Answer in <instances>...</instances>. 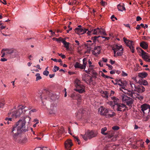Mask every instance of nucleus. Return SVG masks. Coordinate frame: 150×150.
Returning <instances> with one entry per match:
<instances>
[{
	"label": "nucleus",
	"instance_id": "nucleus-1",
	"mask_svg": "<svg viewBox=\"0 0 150 150\" xmlns=\"http://www.w3.org/2000/svg\"><path fill=\"white\" fill-rule=\"evenodd\" d=\"M25 119L23 120H19L12 126L10 134L12 136L13 139H16V137L21 133L28 130V128L25 126Z\"/></svg>",
	"mask_w": 150,
	"mask_h": 150
},
{
	"label": "nucleus",
	"instance_id": "nucleus-2",
	"mask_svg": "<svg viewBox=\"0 0 150 150\" xmlns=\"http://www.w3.org/2000/svg\"><path fill=\"white\" fill-rule=\"evenodd\" d=\"M6 52V55L9 56L11 58L15 57L18 54L17 51L14 49H3L2 52Z\"/></svg>",
	"mask_w": 150,
	"mask_h": 150
},
{
	"label": "nucleus",
	"instance_id": "nucleus-3",
	"mask_svg": "<svg viewBox=\"0 0 150 150\" xmlns=\"http://www.w3.org/2000/svg\"><path fill=\"white\" fill-rule=\"evenodd\" d=\"M54 96L52 92L47 90L44 89L42 93L40 95L41 99L42 100L43 99H47L48 98L52 97Z\"/></svg>",
	"mask_w": 150,
	"mask_h": 150
},
{
	"label": "nucleus",
	"instance_id": "nucleus-4",
	"mask_svg": "<svg viewBox=\"0 0 150 150\" xmlns=\"http://www.w3.org/2000/svg\"><path fill=\"white\" fill-rule=\"evenodd\" d=\"M126 108L125 105L119 103L116 105L113 108L115 109L117 111L124 112Z\"/></svg>",
	"mask_w": 150,
	"mask_h": 150
},
{
	"label": "nucleus",
	"instance_id": "nucleus-5",
	"mask_svg": "<svg viewBox=\"0 0 150 150\" xmlns=\"http://www.w3.org/2000/svg\"><path fill=\"white\" fill-rule=\"evenodd\" d=\"M122 99L123 101H124L128 105L132 104L133 102L132 98L124 95L122 96Z\"/></svg>",
	"mask_w": 150,
	"mask_h": 150
},
{
	"label": "nucleus",
	"instance_id": "nucleus-6",
	"mask_svg": "<svg viewBox=\"0 0 150 150\" xmlns=\"http://www.w3.org/2000/svg\"><path fill=\"white\" fill-rule=\"evenodd\" d=\"M13 139L16 142L19 143H24L27 141V139L24 137H21V135L20 134L19 136L16 137V139Z\"/></svg>",
	"mask_w": 150,
	"mask_h": 150
},
{
	"label": "nucleus",
	"instance_id": "nucleus-7",
	"mask_svg": "<svg viewBox=\"0 0 150 150\" xmlns=\"http://www.w3.org/2000/svg\"><path fill=\"white\" fill-rule=\"evenodd\" d=\"M88 29H86L84 28H76L74 29L75 32L79 35H82L85 33Z\"/></svg>",
	"mask_w": 150,
	"mask_h": 150
},
{
	"label": "nucleus",
	"instance_id": "nucleus-8",
	"mask_svg": "<svg viewBox=\"0 0 150 150\" xmlns=\"http://www.w3.org/2000/svg\"><path fill=\"white\" fill-rule=\"evenodd\" d=\"M25 110H24L23 112L21 110L18 109V110L15 111L12 113V116L13 117H19L21 115L23 114H24L25 112Z\"/></svg>",
	"mask_w": 150,
	"mask_h": 150
},
{
	"label": "nucleus",
	"instance_id": "nucleus-9",
	"mask_svg": "<svg viewBox=\"0 0 150 150\" xmlns=\"http://www.w3.org/2000/svg\"><path fill=\"white\" fill-rule=\"evenodd\" d=\"M108 110L103 106H101L100 108L98 109V111L100 114L102 115L105 116L106 117L107 114L108 112Z\"/></svg>",
	"mask_w": 150,
	"mask_h": 150
},
{
	"label": "nucleus",
	"instance_id": "nucleus-10",
	"mask_svg": "<svg viewBox=\"0 0 150 150\" xmlns=\"http://www.w3.org/2000/svg\"><path fill=\"white\" fill-rule=\"evenodd\" d=\"M65 148L67 150H70L71 146L73 145L71 140L70 139L67 140L64 143Z\"/></svg>",
	"mask_w": 150,
	"mask_h": 150
},
{
	"label": "nucleus",
	"instance_id": "nucleus-11",
	"mask_svg": "<svg viewBox=\"0 0 150 150\" xmlns=\"http://www.w3.org/2000/svg\"><path fill=\"white\" fill-rule=\"evenodd\" d=\"M107 130V128L106 127H104L103 128L101 129V133L103 135H108V138H110L112 137L114 135V133H105V132Z\"/></svg>",
	"mask_w": 150,
	"mask_h": 150
},
{
	"label": "nucleus",
	"instance_id": "nucleus-12",
	"mask_svg": "<svg viewBox=\"0 0 150 150\" xmlns=\"http://www.w3.org/2000/svg\"><path fill=\"white\" fill-rule=\"evenodd\" d=\"M117 83L118 85L120 86H122L121 88H120V90H121V88L125 89L127 84V82L126 81H122L120 79L118 81H117Z\"/></svg>",
	"mask_w": 150,
	"mask_h": 150
},
{
	"label": "nucleus",
	"instance_id": "nucleus-13",
	"mask_svg": "<svg viewBox=\"0 0 150 150\" xmlns=\"http://www.w3.org/2000/svg\"><path fill=\"white\" fill-rule=\"evenodd\" d=\"M89 139L96 137L97 134L92 131L88 130L85 134Z\"/></svg>",
	"mask_w": 150,
	"mask_h": 150
},
{
	"label": "nucleus",
	"instance_id": "nucleus-14",
	"mask_svg": "<svg viewBox=\"0 0 150 150\" xmlns=\"http://www.w3.org/2000/svg\"><path fill=\"white\" fill-rule=\"evenodd\" d=\"M85 86L83 85L76 86V88L74 89L76 91L78 92L79 93H83L85 91Z\"/></svg>",
	"mask_w": 150,
	"mask_h": 150
},
{
	"label": "nucleus",
	"instance_id": "nucleus-15",
	"mask_svg": "<svg viewBox=\"0 0 150 150\" xmlns=\"http://www.w3.org/2000/svg\"><path fill=\"white\" fill-rule=\"evenodd\" d=\"M141 110L143 112V113L144 114V111L148 109H149V112L150 111V105L148 104H144L141 106Z\"/></svg>",
	"mask_w": 150,
	"mask_h": 150
},
{
	"label": "nucleus",
	"instance_id": "nucleus-16",
	"mask_svg": "<svg viewBox=\"0 0 150 150\" xmlns=\"http://www.w3.org/2000/svg\"><path fill=\"white\" fill-rule=\"evenodd\" d=\"M134 91L139 93H142L145 91V88L142 86H138L136 87V88Z\"/></svg>",
	"mask_w": 150,
	"mask_h": 150
},
{
	"label": "nucleus",
	"instance_id": "nucleus-17",
	"mask_svg": "<svg viewBox=\"0 0 150 150\" xmlns=\"http://www.w3.org/2000/svg\"><path fill=\"white\" fill-rule=\"evenodd\" d=\"M56 108L55 106L52 105H51L50 108L49 110L50 114H54L56 112Z\"/></svg>",
	"mask_w": 150,
	"mask_h": 150
},
{
	"label": "nucleus",
	"instance_id": "nucleus-18",
	"mask_svg": "<svg viewBox=\"0 0 150 150\" xmlns=\"http://www.w3.org/2000/svg\"><path fill=\"white\" fill-rule=\"evenodd\" d=\"M108 112L107 114L106 117L107 118L112 117L114 116L115 115V112L112 111L110 110H108Z\"/></svg>",
	"mask_w": 150,
	"mask_h": 150
},
{
	"label": "nucleus",
	"instance_id": "nucleus-19",
	"mask_svg": "<svg viewBox=\"0 0 150 150\" xmlns=\"http://www.w3.org/2000/svg\"><path fill=\"white\" fill-rule=\"evenodd\" d=\"M140 46L144 49H146L148 47L147 43L144 41H142L140 43Z\"/></svg>",
	"mask_w": 150,
	"mask_h": 150
},
{
	"label": "nucleus",
	"instance_id": "nucleus-20",
	"mask_svg": "<svg viewBox=\"0 0 150 150\" xmlns=\"http://www.w3.org/2000/svg\"><path fill=\"white\" fill-rule=\"evenodd\" d=\"M117 8L119 11H122L123 10L125 11L126 10L125 8L124 7V5L123 4H120L117 5Z\"/></svg>",
	"mask_w": 150,
	"mask_h": 150
},
{
	"label": "nucleus",
	"instance_id": "nucleus-21",
	"mask_svg": "<svg viewBox=\"0 0 150 150\" xmlns=\"http://www.w3.org/2000/svg\"><path fill=\"white\" fill-rule=\"evenodd\" d=\"M90 76L89 75L85 74H83L82 76V79L83 81H85L86 83L88 84V82L89 81V79L87 77H88Z\"/></svg>",
	"mask_w": 150,
	"mask_h": 150
},
{
	"label": "nucleus",
	"instance_id": "nucleus-22",
	"mask_svg": "<svg viewBox=\"0 0 150 150\" xmlns=\"http://www.w3.org/2000/svg\"><path fill=\"white\" fill-rule=\"evenodd\" d=\"M100 36H95L93 37H92L91 38V39L93 40V43L89 44V45H92L93 44H95L96 42L97 41H98V40L97 39L98 38L100 37Z\"/></svg>",
	"mask_w": 150,
	"mask_h": 150
},
{
	"label": "nucleus",
	"instance_id": "nucleus-23",
	"mask_svg": "<svg viewBox=\"0 0 150 150\" xmlns=\"http://www.w3.org/2000/svg\"><path fill=\"white\" fill-rule=\"evenodd\" d=\"M76 97L75 98L77 100V103L78 105H80L81 104V96L79 94H77L76 95Z\"/></svg>",
	"mask_w": 150,
	"mask_h": 150
},
{
	"label": "nucleus",
	"instance_id": "nucleus-24",
	"mask_svg": "<svg viewBox=\"0 0 150 150\" xmlns=\"http://www.w3.org/2000/svg\"><path fill=\"white\" fill-rule=\"evenodd\" d=\"M112 99L113 100V105H112L113 107H114L116 105L118 104L119 101V100L117 98H116L115 97H112Z\"/></svg>",
	"mask_w": 150,
	"mask_h": 150
},
{
	"label": "nucleus",
	"instance_id": "nucleus-25",
	"mask_svg": "<svg viewBox=\"0 0 150 150\" xmlns=\"http://www.w3.org/2000/svg\"><path fill=\"white\" fill-rule=\"evenodd\" d=\"M112 48L117 51H118L119 50H121L123 48L122 46V45L119 46L117 44L113 45Z\"/></svg>",
	"mask_w": 150,
	"mask_h": 150
},
{
	"label": "nucleus",
	"instance_id": "nucleus-26",
	"mask_svg": "<svg viewBox=\"0 0 150 150\" xmlns=\"http://www.w3.org/2000/svg\"><path fill=\"white\" fill-rule=\"evenodd\" d=\"M83 64L82 67L83 69H85L86 67V64H87V59L86 58H84L83 59Z\"/></svg>",
	"mask_w": 150,
	"mask_h": 150
},
{
	"label": "nucleus",
	"instance_id": "nucleus-27",
	"mask_svg": "<svg viewBox=\"0 0 150 150\" xmlns=\"http://www.w3.org/2000/svg\"><path fill=\"white\" fill-rule=\"evenodd\" d=\"M101 93L102 94V96L105 98L108 97V91H101Z\"/></svg>",
	"mask_w": 150,
	"mask_h": 150
},
{
	"label": "nucleus",
	"instance_id": "nucleus-28",
	"mask_svg": "<svg viewBox=\"0 0 150 150\" xmlns=\"http://www.w3.org/2000/svg\"><path fill=\"white\" fill-rule=\"evenodd\" d=\"M148 75V74L146 72H143L138 74V76L141 78H145Z\"/></svg>",
	"mask_w": 150,
	"mask_h": 150
},
{
	"label": "nucleus",
	"instance_id": "nucleus-29",
	"mask_svg": "<svg viewBox=\"0 0 150 150\" xmlns=\"http://www.w3.org/2000/svg\"><path fill=\"white\" fill-rule=\"evenodd\" d=\"M123 39L125 43L127 46L129 47L131 45V42H130V40H127L125 37H124Z\"/></svg>",
	"mask_w": 150,
	"mask_h": 150
},
{
	"label": "nucleus",
	"instance_id": "nucleus-30",
	"mask_svg": "<svg viewBox=\"0 0 150 150\" xmlns=\"http://www.w3.org/2000/svg\"><path fill=\"white\" fill-rule=\"evenodd\" d=\"M82 64L78 62H76L74 65V67L75 68H79L81 69H83L82 67Z\"/></svg>",
	"mask_w": 150,
	"mask_h": 150
},
{
	"label": "nucleus",
	"instance_id": "nucleus-31",
	"mask_svg": "<svg viewBox=\"0 0 150 150\" xmlns=\"http://www.w3.org/2000/svg\"><path fill=\"white\" fill-rule=\"evenodd\" d=\"M62 42L64 45V47L67 49H68L69 48V43L67 42L65 40H64L63 39H62Z\"/></svg>",
	"mask_w": 150,
	"mask_h": 150
},
{
	"label": "nucleus",
	"instance_id": "nucleus-32",
	"mask_svg": "<svg viewBox=\"0 0 150 150\" xmlns=\"http://www.w3.org/2000/svg\"><path fill=\"white\" fill-rule=\"evenodd\" d=\"M128 96L132 97H133V96L134 93V90L132 91L128 90L127 92L126 93Z\"/></svg>",
	"mask_w": 150,
	"mask_h": 150
},
{
	"label": "nucleus",
	"instance_id": "nucleus-33",
	"mask_svg": "<svg viewBox=\"0 0 150 150\" xmlns=\"http://www.w3.org/2000/svg\"><path fill=\"white\" fill-rule=\"evenodd\" d=\"M100 28H97L96 29H94L93 32V35H98L99 33Z\"/></svg>",
	"mask_w": 150,
	"mask_h": 150
},
{
	"label": "nucleus",
	"instance_id": "nucleus-34",
	"mask_svg": "<svg viewBox=\"0 0 150 150\" xmlns=\"http://www.w3.org/2000/svg\"><path fill=\"white\" fill-rule=\"evenodd\" d=\"M143 59L146 61L150 62V56H149V54L147 55L144 56Z\"/></svg>",
	"mask_w": 150,
	"mask_h": 150
},
{
	"label": "nucleus",
	"instance_id": "nucleus-35",
	"mask_svg": "<svg viewBox=\"0 0 150 150\" xmlns=\"http://www.w3.org/2000/svg\"><path fill=\"white\" fill-rule=\"evenodd\" d=\"M12 121V118H11L6 117L5 119V121L4 122V123L9 125L10 122L9 121Z\"/></svg>",
	"mask_w": 150,
	"mask_h": 150
},
{
	"label": "nucleus",
	"instance_id": "nucleus-36",
	"mask_svg": "<svg viewBox=\"0 0 150 150\" xmlns=\"http://www.w3.org/2000/svg\"><path fill=\"white\" fill-rule=\"evenodd\" d=\"M34 150H50V149L46 147H43L42 148L38 147L36 148Z\"/></svg>",
	"mask_w": 150,
	"mask_h": 150
},
{
	"label": "nucleus",
	"instance_id": "nucleus-37",
	"mask_svg": "<svg viewBox=\"0 0 150 150\" xmlns=\"http://www.w3.org/2000/svg\"><path fill=\"white\" fill-rule=\"evenodd\" d=\"M123 48H122L121 50L119 51H118L116 53V55L117 56H121L123 54Z\"/></svg>",
	"mask_w": 150,
	"mask_h": 150
},
{
	"label": "nucleus",
	"instance_id": "nucleus-38",
	"mask_svg": "<svg viewBox=\"0 0 150 150\" xmlns=\"http://www.w3.org/2000/svg\"><path fill=\"white\" fill-rule=\"evenodd\" d=\"M88 31L87 33V34L88 35H91V34H93V32L94 29H91V28L89 29H87Z\"/></svg>",
	"mask_w": 150,
	"mask_h": 150
},
{
	"label": "nucleus",
	"instance_id": "nucleus-39",
	"mask_svg": "<svg viewBox=\"0 0 150 150\" xmlns=\"http://www.w3.org/2000/svg\"><path fill=\"white\" fill-rule=\"evenodd\" d=\"M36 78V81H38L42 79V77L40 76V74L39 73H37L35 75Z\"/></svg>",
	"mask_w": 150,
	"mask_h": 150
},
{
	"label": "nucleus",
	"instance_id": "nucleus-40",
	"mask_svg": "<svg viewBox=\"0 0 150 150\" xmlns=\"http://www.w3.org/2000/svg\"><path fill=\"white\" fill-rule=\"evenodd\" d=\"M99 33L100 34H103L104 35H106V34L105 33V30L104 29L102 28L100 29Z\"/></svg>",
	"mask_w": 150,
	"mask_h": 150
},
{
	"label": "nucleus",
	"instance_id": "nucleus-41",
	"mask_svg": "<svg viewBox=\"0 0 150 150\" xmlns=\"http://www.w3.org/2000/svg\"><path fill=\"white\" fill-rule=\"evenodd\" d=\"M75 83L76 84V86H80L81 85H82V84H80V81L78 79H76V80L75 81Z\"/></svg>",
	"mask_w": 150,
	"mask_h": 150
},
{
	"label": "nucleus",
	"instance_id": "nucleus-42",
	"mask_svg": "<svg viewBox=\"0 0 150 150\" xmlns=\"http://www.w3.org/2000/svg\"><path fill=\"white\" fill-rule=\"evenodd\" d=\"M139 49L141 50V52H142L141 54L142 56V58H143V57L144 56L147 55L149 54L148 53H147L146 52H144L143 50H141L140 49Z\"/></svg>",
	"mask_w": 150,
	"mask_h": 150
},
{
	"label": "nucleus",
	"instance_id": "nucleus-43",
	"mask_svg": "<svg viewBox=\"0 0 150 150\" xmlns=\"http://www.w3.org/2000/svg\"><path fill=\"white\" fill-rule=\"evenodd\" d=\"M92 54L96 56H97L98 54H99L100 53V51L98 50L97 52H96L94 50L92 51Z\"/></svg>",
	"mask_w": 150,
	"mask_h": 150
},
{
	"label": "nucleus",
	"instance_id": "nucleus-44",
	"mask_svg": "<svg viewBox=\"0 0 150 150\" xmlns=\"http://www.w3.org/2000/svg\"><path fill=\"white\" fill-rule=\"evenodd\" d=\"M90 74L91 73L93 75H96L97 74V73L95 71L92 69H90Z\"/></svg>",
	"mask_w": 150,
	"mask_h": 150
},
{
	"label": "nucleus",
	"instance_id": "nucleus-45",
	"mask_svg": "<svg viewBox=\"0 0 150 150\" xmlns=\"http://www.w3.org/2000/svg\"><path fill=\"white\" fill-rule=\"evenodd\" d=\"M59 69V67H58L56 66H54V69L53 70V71L54 72H55L57 71Z\"/></svg>",
	"mask_w": 150,
	"mask_h": 150
},
{
	"label": "nucleus",
	"instance_id": "nucleus-46",
	"mask_svg": "<svg viewBox=\"0 0 150 150\" xmlns=\"http://www.w3.org/2000/svg\"><path fill=\"white\" fill-rule=\"evenodd\" d=\"M129 48H130L131 51L132 52V53H134V47L133 46V45H130V46H129Z\"/></svg>",
	"mask_w": 150,
	"mask_h": 150
},
{
	"label": "nucleus",
	"instance_id": "nucleus-47",
	"mask_svg": "<svg viewBox=\"0 0 150 150\" xmlns=\"http://www.w3.org/2000/svg\"><path fill=\"white\" fill-rule=\"evenodd\" d=\"M73 137H74V139H75V140L76 141L78 142V144H81V142L80 140L78 139V138L77 137L75 136L74 135L73 136Z\"/></svg>",
	"mask_w": 150,
	"mask_h": 150
},
{
	"label": "nucleus",
	"instance_id": "nucleus-48",
	"mask_svg": "<svg viewBox=\"0 0 150 150\" xmlns=\"http://www.w3.org/2000/svg\"><path fill=\"white\" fill-rule=\"evenodd\" d=\"M52 40H56L57 41H62V38L61 37H60L58 38H52Z\"/></svg>",
	"mask_w": 150,
	"mask_h": 150
},
{
	"label": "nucleus",
	"instance_id": "nucleus-49",
	"mask_svg": "<svg viewBox=\"0 0 150 150\" xmlns=\"http://www.w3.org/2000/svg\"><path fill=\"white\" fill-rule=\"evenodd\" d=\"M43 74L44 75L47 76L49 74V72L45 70L43 71Z\"/></svg>",
	"mask_w": 150,
	"mask_h": 150
},
{
	"label": "nucleus",
	"instance_id": "nucleus-50",
	"mask_svg": "<svg viewBox=\"0 0 150 150\" xmlns=\"http://www.w3.org/2000/svg\"><path fill=\"white\" fill-rule=\"evenodd\" d=\"M119 129V127L117 126H115L112 127V129L114 130H117Z\"/></svg>",
	"mask_w": 150,
	"mask_h": 150
},
{
	"label": "nucleus",
	"instance_id": "nucleus-51",
	"mask_svg": "<svg viewBox=\"0 0 150 150\" xmlns=\"http://www.w3.org/2000/svg\"><path fill=\"white\" fill-rule=\"evenodd\" d=\"M106 65L108 67L109 70H111L112 69L113 67L112 65L108 64H106Z\"/></svg>",
	"mask_w": 150,
	"mask_h": 150
},
{
	"label": "nucleus",
	"instance_id": "nucleus-52",
	"mask_svg": "<svg viewBox=\"0 0 150 150\" xmlns=\"http://www.w3.org/2000/svg\"><path fill=\"white\" fill-rule=\"evenodd\" d=\"M142 84L144 86L147 85L148 84V83L146 80H144L142 81Z\"/></svg>",
	"mask_w": 150,
	"mask_h": 150
},
{
	"label": "nucleus",
	"instance_id": "nucleus-53",
	"mask_svg": "<svg viewBox=\"0 0 150 150\" xmlns=\"http://www.w3.org/2000/svg\"><path fill=\"white\" fill-rule=\"evenodd\" d=\"M81 136L85 140L87 141L88 139L87 137L86 136H85V135H82L81 134Z\"/></svg>",
	"mask_w": 150,
	"mask_h": 150
},
{
	"label": "nucleus",
	"instance_id": "nucleus-54",
	"mask_svg": "<svg viewBox=\"0 0 150 150\" xmlns=\"http://www.w3.org/2000/svg\"><path fill=\"white\" fill-rule=\"evenodd\" d=\"M130 85H131V87L132 88H133L134 87L135 88H136V87H137V86H135L134 84H133V83L130 82Z\"/></svg>",
	"mask_w": 150,
	"mask_h": 150
},
{
	"label": "nucleus",
	"instance_id": "nucleus-55",
	"mask_svg": "<svg viewBox=\"0 0 150 150\" xmlns=\"http://www.w3.org/2000/svg\"><path fill=\"white\" fill-rule=\"evenodd\" d=\"M58 55L60 56L62 59H64L66 57L65 55L63 54L62 53L58 54Z\"/></svg>",
	"mask_w": 150,
	"mask_h": 150
},
{
	"label": "nucleus",
	"instance_id": "nucleus-56",
	"mask_svg": "<svg viewBox=\"0 0 150 150\" xmlns=\"http://www.w3.org/2000/svg\"><path fill=\"white\" fill-rule=\"evenodd\" d=\"M88 63L89 64V67H91L94 66L93 65H91L92 64V62L91 61H90V59H89L88 61Z\"/></svg>",
	"mask_w": 150,
	"mask_h": 150
},
{
	"label": "nucleus",
	"instance_id": "nucleus-57",
	"mask_svg": "<svg viewBox=\"0 0 150 150\" xmlns=\"http://www.w3.org/2000/svg\"><path fill=\"white\" fill-rule=\"evenodd\" d=\"M144 142H140V146L141 148H144Z\"/></svg>",
	"mask_w": 150,
	"mask_h": 150
},
{
	"label": "nucleus",
	"instance_id": "nucleus-58",
	"mask_svg": "<svg viewBox=\"0 0 150 150\" xmlns=\"http://www.w3.org/2000/svg\"><path fill=\"white\" fill-rule=\"evenodd\" d=\"M90 69L89 68L88 69V70H83L84 71H85V72L88 74H90Z\"/></svg>",
	"mask_w": 150,
	"mask_h": 150
},
{
	"label": "nucleus",
	"instance_id": "nucleus-59",
	"mask_svg": "<svg viewBox=\"0 0 150 150\" xmlns=\"http://www.w3.org/2000/svg\"><path fill=\"white\" fill-rule=\"evenodd\" d=\"M142 18L139 16H138L136 18V20L137 21H139L142 20Z\"/></svg>",
	"mask_w": 150,
	"mask_h": 150
},
{
	"label": "nucleus",
	"instance_id": "nucleus-60",
	"mask_svg": "<svg viewBox=\"0 0 150 150\" xmlns=\"http://www.w3.org/2000/svg\"><path fill=\"white\" fill-rule=\"evenodd\" d=\"M138 99H139V100H141L143 99L144 98V97L142 96H140L137 97Z\"/></svg>",
	"mask_w": 150,
	"mask_h": 150
},
{
	"label": "nucleus",
	"instance_id": "nucleus-61",
	"mask_svg": "<svg viewBox=\"0 0 150 150\" xmlns=\"http://www.w3.org/2000/svg\"><path fill=\"white\" fill-rule=\"evenodd\" d=\"M100 4L103 6H104L105 5V2L103 0H102L100 2Z\"/></svg>",
	"mask_w": 150,
	"mask_h": 150
},
{
	"label": "nucleus",
	"instance_id": "nucleus-62",
	"mask_svg": "<svg viewBox=\"0 0 150 150\" xmlns=\"http://www.w3.org/2000/svg\"><path fill=\"white\" fill-rule=\"evenodd\" d=\"M122 76H127V74L125 73L124 71H122Z\"/></svg>",
	"mask_w": 150,
	"mask_h": 150
},
{
	"label": "nucleus",
	"instance_id": "nucleus-63",
	"mask_svg": "<svg viewBox=\"0 0 150 150\" xmlns=\"http://www.w3.org/2000/svg\"><path fill=\"white\" fill-rule=\"evenodd\" d=\"M144 40H148L149 39H150V37L147 36L146 37L145 36H144Z\"/></svg>",
	"mask_w": 150,
	"mask_h": 150
},
{
	"label": "nucleus",
	"instance_id": "nucleus-64",
	"mask_svg": "<svg viewBox=\"0 0 150 150\" xmlns=\"http://www.w3.org/2000/svg\"><path fill=\"white\" fill-rule=\"evenodd\" d=\"M115 70H112L110 71V73L112 74H115Z\"/></svg>",
	"mask_w": 150,
	"mask_h": 150
}]
</instances>
